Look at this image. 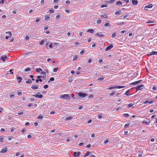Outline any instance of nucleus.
Segmentation results:
<instances>
[{"label": "nucleus", "instance_id": "nucleus-1", "mask_svg": "<svg viewBox=\"0 0 157 157\" xmlns=\"http://www.w3.org/2000/svg\"><path fill=\"white\" fill-rule=\"evenodd\" d=\"M60 98L66 100H69L70 98V97L68 94H65L61 95Z\"/></svg>", "mask_w": 157, "mask_h": 157}, {"label": "nucleus", "instance_id": "nucleus-2", "mask_svg": "<svg viewBox=\"0 0 157 157\" xmlns=\"http://www.w3.org/2000/svg\"><path fill=\"white\" fill-rule=\"evenodd\" d=\"M42 73L43 74V75L38 76H37V78L38 79H40L41 78H42L44 80H45L46 79V75L45 72L43 71Z\"/></svg>", "mask_w": 157, "mask_h": 157}, {"label": "nucleus", "instance_id": "nucleus-3", "mask_svg": "<svg viewBox=\"0 0 157 157\" xmlns=\"http://www.w3.org/2000/svg\"><path fill=\"white\" fill-rule=\"evenodd\" d=\"M78 95L79 97L81 98H84L87 96L86 94L84 93L79 92L78 93Z\"/></svg>", "mask_w": 157, "mask_h": 157}, {"label": "nucleus", "instance_id": "nucleus-4", "mask_svg": "<svg viewBox=\"0 0 157 157\" xmlns=\"http://www.w3.org/2000/svg\"><path fill=\"white\" fill-rule=\"evenodd\" d=\"M40 93H38L36 94L33 95V96L34 97L36 98H41L43 97L42 95L40 94Z\"/></svg>", "mask_w": 157, "mask_h": 157}, {"label": "nucleus", "instance_id": "nucleus-5", "mask_svg": "<svg viewBox=\"0 0 157 157\" xmlns=\"http://www.w3.org/2000/svg\"><path fill=\"white\" fill-rule=\"evenodd\" d=\"M152 6L153 5L152 4H149L148 5H146L145 6L144 9L146 10H148L147 8H151L152 7Z\"/></svg>", "mask_w": 157, "mask_h": 157}, {"label": "nucleus", "instance_id": "nucleus-6", "mask_svg": "<svg viewBox=\"0 0 157 157\" xmlns=\"http://www.w3.org/2000/svg\"><path fill=\"white\" fill-rule=\"evenodd\" d=\"M80 153L81 152L80 151H78V153L76 152H74L73 153V155L74 157H79Z\"/></svg>", "mask_w": 157, "mask_h": 157}, {"label": "nucleus", "instance_id": "nucleus-7", "mask_svg": "<svg viewBox=\"0 0 157 157\" xmlns=\"http://www.w3.org/2000/svg\"><path fill=\"white\" fill-rule=\"evenodd\" d=\"M144 85L143 84H141L139 86H137L135 88L136 89V90L137 91L139 90H141L142 89V87H144Z\"/></svg>", "mask_w": 157, "mask_h": 157}, {"label": "nucleus", "instance_id": "nucleus-8", "mask_svg": "<svg viewBox=\"0 0 157 157\" xmlns=\"http://www.w3.org/2000/svg\"><path fill=\"white\" fill-rule=\"evenodd\" d=\"M6 34H9V35L8 36H6L5 37V38L6 39H8L9 38H10L12 36V33L8 31L6 32Z\"/></svg>", "mask_w": 157, "mask_h": 157}, {"label": "nucleus", "instance_id": "nucleus-9", "mask_svg": "<svg viewBox=\"0 0 157 157\" xmlns=\"http://www.w3.org/2000/svg\"><path fill=\"white\" fill-rule=\"evenodd\" d=\"M150 122V121L149 120H147L146 121H144L142 122V123L143 124H146V125H148Z\"/></svg>", "mask_w": 157, "mask_h": 157}, {"label": "nucleus", "instance_id": "nucleus-10", "mask_svg": "<svg viewBox=\"0 0 157 157\" xmlns=\"http://www.w3.org/2000/svg\"><path fill=\"white\" fill-rule=\"evenodd\" d=\"M113 47V45L112 44H110L106 48L105 51H107L111 49Z\"/></svg>", "mask_w": 157, "mask_h": 157}, {"label": "nucleus", "instance_id": "nucleus-11", "mask_svg": "<svg viewBox=\"0 0 157 157\" xmlns=\"http://www.w3.org/2000/svg\"><path fill=\"white\" fill-rule=\"evenodd\" d=\"M132 4L134 5H136L138 4V1L137 0H132Z\"/></svg>", "mask_w": 157, "mask_h": 157}, {"label": "nucleus", "instance_id": "nucleus-12", "mask_svg": "<svg viewBox=\"0 0 157 157\" xmlns=\"http://www.w3.org/2000/svg\"><path fill=\"white\" fill-rule=\"evenodd\" d=\"M157 55V52L154 51H152L151 52V53L149 54H148L147 56H149L151 55Z\"/></svg>", "mask_w": 157, "mask_h": 157}, {"label": "nucleus", "instance_id": "nucleus-13", "mask_svg": "<svg viewBox=\"0 0 157 157\" xmlns=\"http://www.w3.org/2000/svg\"><path fill=\"white\" fill-rule=\"evenodd\" d=\"M7 151V148H3L2 149V150L0 151V152L1 153H4L6 152Z\"/></svg>", "mask_w": 157, "mask_h": 157}, {"label": "nucleus", "instance_id": "nucleus-14", "mask_svg": "<svg viewBox=\"0 0 157 157\" xmlns=\"http://www.w3.org/2000/svg\"><path fill=\"white\" fill-rule=\"evenodd\" d=\"M153 102H154V101L152 100H151L150 101H145V102H144L143 104H146L148 103L149 104H151Z\"/></svg>", "mask_w": 157, "mask_h": 157}, {"label": "nucleus", "instance_id": "nucleus-15", "mask_svg": "<svg viewBox=\"0 0 157 157\" xmlns=\"http://www.w3.org/2000/svg\"><path fill=\"white\" fill-rule=\"evenodd\" d=\"M105 78V76H101L100 78H98V80L102 81Z\"/></svg>", "mask_w": 157, "mask_h": 157}, {"label": "nucleus", "instance_id": "nucleus-16", "mask_svg": "<svg viewBox=\"0 0 157 157\" xmlns=\"http://www.w3.org/2000/svg\"><path fill=\"white\" fill-rule=\"evenodd\" d=\"M96 35L98 36L103 37L104 35L102 33H100V34L98 33L96 34Z\"/></svg>", "mask_w": 157, "mask_h": 157}, {"label": "nucleus", "instance_id": "nucleus-17", "mask_svg": "<svg viewBox=\"0 0 157 157\" xmlns=\"http://www.w3.org/2000/svg\"><path fill=\"white\" fill-rule=\"evenodd\" d=\"M87 31L92 33H93L94 32V30L93 29H88Z\"/></svg>", "mask_w": 157, "mask_h": 157}, {"label": "nucleus", "instance_id": "nucleus-18", "mask_svg": "<svg viewBox=\"0 0 157 157\" xmlns=\"http://www.w3.org/2000/svg\"><path fill=\"white\" fill-rule=\"evenodd\" d=\"M7 58V57L6 56H2L1 57V59L3 62H4L5 61L6 59Z\"/></svg>", "mask_w": 157, "mask_h": 157}, {"label": "nucleus", "instance_id": "nucleus-19", "mask_svg": "<svg viewBox=\"0 0 157 157\" xmlns=\"http://www.w3.org/2000/svg\"><path fill=\"white\" fill-rule=\"evenodd\" d=\"M44 17L45 20H47L48 19H49L50 18L49 15L48 14L45 15L44 16Z\"/></svg>", "mask_w": 157, "mask_h": 157}, {"label": "nucleus", "instance_id": "nucleus-20", "mask_svg": "<svg viewBox=\"0 0 157 157\" xmlns=\"http://www.w3.org/2000/svg\"><path fill=\"white\" fill-rule=\"evenodd\" d=\"M17 79L19 80H18V83H19L21 82L22 79L21 77H17Z\"/></svg>", "mask_w": 157, "mask_h": 157}, {"label": "nucleus", "instance_id": "nucleus-21", "mask_svg": "<svg viewBox=\"0 0 157 157\" xmlns=\"http://www.w3.org/2000/svg\"><path fill=\"white\" fill-rule=\"evenodd\" d=\"M31 88L33 90L37 89L38 88V87L36 86L33 85L32 86Z\"/></svg>", "mask_w": 157, "mask_h": 157}, {"label": "nucleus", "instance_id": "nucleus-22", "mask_svg": "<svg viewBox=\"0 0 157 157\" xmlns=\"http://www.w3.org/2000/svg\"><path fill=\"white\" fill-rule=\"evenodd\" d=\"M78 58V56L77 55H75L74 56L73 58V61H74L76 60Z\"/></svg>", "mask_w": 157, "mask_h": 157}, {"label": "nucleus", "instance_id": "nucleus-23", "mask_svg": "<svg viewBox=\"0 0 157 157\" xmlns=\"http://www.w3.org/2000/svg\"><path fill=\"white\" fill-rule=\"evenodd\" d=\"M15 93L14 92H12L10 93V98L13 97L14 96Z\"/></svg>", "mask_w": 157, "mask_h": 157}, {"label": "nucleus", "instance_id": "nucleus-24", "mask_svg": "<svg viewBox=\"0 0 157 157\" xmlns=\"http://www.w3.org/2000/svg\"><path fill=\"white\" fill-rule=\"evenodd\" d=\"M36 71L37 72H39L40 71H42V70L40 68H36Z\"/></svg>", "mask_w": 157, "mask_h": 157}, {"label": "nucleus", "instance_id": "nucleus-25", "mask_svg": "<svg viewBox=\"0 0 157 157\" xmlns=\"http://www.w3.org/2000/svg\"><path fill=\"white\" fill-rule=\"evenodd\" d=\"M4 137L3 136H0V142H2L3 141Z\"/></svg>", "mask_w": 157, "mask_h": 157}, {"label": "nucleus", "instance_id": "nucleus-26", "mask_svg": "<svg viewBox=\"0 0 157 157\" xmlns=\"http://www.w3.org/2000/svg\"><path fill=\"white\" fill-rule=\"evenodd\" d=\"M44 40H41V41H40L39 42V44L41 45H42L44 44Z\"/></svg>", "mask_w": 157, "mask_h": 157}, {"label": "nucleus", "instance_id": "nucleus-27", "mask_svg": "<svg viewBox=\"0 0 157 157\" xmlns=\"http://www.w3.org/2000/svg\"><path fill=\"white\" fill-rule=\"evenodd\" d=\"M115 87H116V88H118V89H120V88H123V87H125V86H115Z\"/></svg>", "mask_w": 157, "mask_h": 157}, {"label": "nucleus", "instance_id": "nucleus-28", "mask_svg": "<svg viewBox=\"0 0 157 157\" xmlns=\"http://www.w3.org/2000/svg\"><path fill=\"white\" fill-rule=\"evenodd\" d=\"M90 152H88V151H87L86 152V153L84 154L83 155V156L84 157H85V156H88L89 155H90Z\"/></svg>", "mask_w": 157, "mask_h": 157}, {"label": "nucleus", "instance_id": "nucleus-29", "mask_svg": "<svg viewBox=\"0 0 157 157\" xmlns=\"http://www.w3.org/2000/svg\"><path fill=\"white\" fill-rule=\"evenodd\" d=\"M115 93V91L114 90H113L112 91V93H110L109 94V95L110 96H113L114 94Z\"/></svg>", "mask_w": 157, "mask_h": 157}, {"label": "nucleus", "instance_id": "nucleus-30", "mask_svg": "<svg viewBox=\"0 0 157 157\" xmlns=\"http://www.w3.org/2000/svg\"><path fill=\"white\" fill-rule=\"evenodd\" d=\"M54 79H55L54 77H51L48 81V82H49L50 81H53L54 80Z\"/></svg>", "mask_w": 157, "mask_h": 157}, {"label": "nucleus", "instance_id": "nucleus-31", "mask_svg": "<svg viewBox=\"0 0 157 157\" xmlns=\"http://www.w3.org/2000/svg\"><path fill=\"white\" fill-rule=\"evenodd\" d=\"M30 70V68L28 67L26 68L25 69V72L29 71Z\"/></svg>", "mask_w": 157, "mask_h": 157}, {"label": "nucleus", "instance_id": "nucleus-32", "mask_svg": "<svg viewBox=\"0 0 157 157\" xmlns=\"http://www.w3.org/2000/svg\"><path fill=\"white\" fill-rule=\"evenodd\" d=\"M123 116L124 117H127L129 116V114L128 113H125L123 114Z\"/></svg>", "mask_w": 157, "mask_h": 157}, {"label": "nucleus", "instance_id": "nucleus-33", "mask_svg": "<svg viewBox=\"0 0 157 157\" xmlns=\"http://www.w3.org/2000/svg\"><path fill=\"white\" fill-rule=\"evenodd\" d=\"M26 83H30L32 82L31 80L30 79H29L28 81H27L26 82Z\"/></svg>", "mask_w": 157, "mask_h": 157}, {"label": "nucleus", "instance_id": "nucleus-34", "mask_svg": "<svg viewBox=\"0 0 157 157\" xmlns=\"http://www.w3.org/2000/svg\"><path fill=\"white\" fill-rule=\"evenodd\" d=\"M117 4L118 5H121L122 4V3L121 2L119 1L117 2Z\"/></svg>", "mask_w": 157, "mask_h": 157}, {"label": "nucleus", "instance_id": "nucleus-35", "mask_svg": "<svg viewBox=\"0 0 157 157\" xmlns=\"http://www.w3.org/2000/svg\"><path fill=\"white\" fill-rule=\"evenodd\" d=\"M72 139L71 137H68L66 140L67 142H68L71 140Z\"/></svg>", "mask_w": 157, "mask_h": 157}, {"label": "nucleus", "instance_id": "nucleus-36", "mask_svg": "<svg viewBox=\"0 0 157 157\" xmlns=\"http://www.w3.org/2000/svg\"><path fill=\"white\" fill-rule=\"evenodd\" d=\"M137 81H136V82H132L130 84V85H136V84H137Z\"/></svg>", "mask_w": 157, "mask_h": 157}, {"label": "nucleus", "instance_id": "nucleus-37", "mask_svg": "<svg viewBox=\"0 0 157 157\" xmlns=\"http://www.w3.org/2000/svg\"><path fill=\"white\" fill-rule=\"evenodd\" d=\"M133 105V104L132 103H129L128 105V107L129 108L132 107Z\"/></svg>", "mask_w": 157, "mask_h": 157}, {"label": "nucleus", "instance_id": "nucleus-38", "mask_svg": "<svg viewBox=\"0 0 157 157\" xmlns=\"http://www.w3.org/2000/svg\"><path fill=\"white\" fill-rule=\"evenodd\" d=\"M121 11V10H119L118 11H117L115 12V15H117V14H119V13H120Z\"/></svg>", "mask_w": 157, "mask_h": 157}, {"label": "nucleus", "instance_id": "nucleus-39", "mask_svg": "<svg viewBox=\"0 0 157 157\" xmlns=\"http://www.w3.org/2000/svg\"><path fill=\"white\" fill-rule=\"evenodd\" d=\"M113 88H116L115 86H111L109 87V88H107V89L108 90H111V89H113Z\"/></svg>", "mask_w": 157, "mask_h": 157}, {"label": "nucleus", "instance_id": "nucleus-40", "mask_svg": "<svg viewBox=\"0 0 157 157\" xmlns=\"http://www.w3.org/2000/svg\"><path fill=\"white\" fill-rule=\"evenodd\" d=\"M94 97V95L93 94H91L90 95H89L88 96V97L90 98H93Z\"/></svg>", "mask_w": 157, "mask_h": 157}, {"label": "nucleus", "instance_id": "nucleus-41", "mask_svg": "<svg viewBox=\"0 0 157 157\" xmlns=\"http://www.w3.org/2000/svg\"><path fill=\"white\" fill-rule=\"evenodd\" d=\"M39 123V122L38 121H36L34 123V125L35 126H37L38 125V123Z\"/></svg>", "mask_w": 157, "mask_h": 157}, {"label": "nucleus", "instance_id": "nucleus-42", "mask_svg": "<svg viewBox=\"0 0 157 157\" xmlns=\"http://www.w3.org/2000/svg\"><path fill=\"white\" fill-rule=\"evenodd\" d=\"M116 33L115 32H113V33L112 35V37L113 38H114L116 36Z\"/></svg>", "mask_w": 157, "mask_h": 157}, {"label": "nucleus", "instance_id": "nucleus-43", "mask_svg": "<svg viewBox=\"0 0 157 157\" xmlns=\"http://www.w3.org/2000/svg\"><path fill=\"white\" fill-rule=\"evenodd\" d=\"M101 17H104V18H106L107 17V15L105 14H104V15H101Z\"/></svg>", "mask_w": 157, "mask_h": 157}, {"label": "nucleus", "instance_id": "nucleus-44", "mask_svg": "<svg viewBox=\"0 0 157 157\" xmlns=\"http://www.w3.org/2000/svg\"><path fill=\"white\" fill-rule=\"evenodd\" d=\"M40 20V18H39V17L37 18L36 19L35 22H38Z\"/></svg>", "mask_w": 157, "mask_h": 157}, {"label": "nucleus", "instance_id": "nucleus-45", "mask_svg": "<svg viewBox=\"0 0 157 157\" xmlns=\"http://www.w3.org/2000/svg\"><path fill=\"white\" fill-rule=\"evenodd\" d=\"M13 137H12V136H9L8 138V140H10L13 139Z\"/></svg>", "mask_w": 157, "mask_h": 157}, {"label": "nucleus", "instance_id": "nucleus-46", "mask_svg": "<svg viewBox=\"0 0 157 157\" xmlns=\"http://www.w3.org/2000/svg\"><path fill=\"white\" fill-rule=\"evenodd\" d=\"M115 0H109L108 1V2L109 3H112Z\"/></svg>", "mask_w": 157, "mask_h": 157}, {"label": "nucleus", "instance_id": "nucleus-47", "mask_svg": "<svg viewBox=\"0 0 157 157\" xmlns=\"http://www.w3.org/2000/svg\"><path fill=\"white\" fill-rule=\"evenodd\" d=\"M22 92L20 90H18L17 91V94L18 95H21Z\"/></svg>", "mask_w": 157, "mask_h": 157}, {"label": "nucleus", "instance_id": "nucleus-48", "mask_svg": "<svg viewBox=\"0 0 157 157\" xmlns=\"http://www.w3.org/2000/svg\"><path fill=\"white\" fill-rule=\"evenodd\" d=\"M130 124V123L128 124H125V125H124V128H128V126H129V125Z\"/></svg>", "mask_w": 157, "mask_h": 157}, {"label": "nucleus", "instance_id": "nucleus-49", "mask_svg": "<svg viewBox=\"0 0 157 157\" xmlns=\"http://www.w3.org/2000/svg\"><path fill=\"white\" fill-rule=\"evenodd\" d=\"M82 143H80L79 144V146H82L84 143V142L83 141H82Z\"/></svg>", "mask_w": 157, "mask_h": 157}, {"label": "nucleus", "instance_id": "nucleus-50", "mask_svg": "<svg viewBox=\"0 0 157 157\" xmlns=\"http://www.w3.org/2000/svg\"><path fill=\"white\" fill-rule=\"evenodd\" d=\"M53 47V44L52 43H50L49 45V47L50 48H52Z\"/></svg>", "mask_w": 157, "mask_h": 157}, {"label": "nucleus", "instance_id": "nucleus-51", "mask_svg": "<svg viewBox=\"0 0 157 157\" xmlns=\"http://www.w3.org/2000/svg\"><path fill=\"white\" fill-rule=\"evenodd\" d=\"M30 101L31 102H33L34 101V99L33 98H30Z\"/></svg>", "mask_w": 157, "mask_h": 157}, {"label": "nucleus", "instance_id": "nucleus-52", "mask_svg": "<svg viewBox=\"0 0 157 157\" xmlns=\"http://www.w3.org/2000/svg\"><path fill=\"white\" fill-rule=\"evenodd\" d=\"M92 61V59L91 58H90L88 61L89 63H91Z\"/></svg>", "mask_w": 157, "mask_h": 157}, {"label": "nucleus", "instance_id": "nucleus-53", "mask_svg": "<svg viewBox=\"0 0 157 157\" xmlns=\"http://www.w3.org/2000/svg\"><path fill=\"white\" fill-rule=\"evenodd\" d=\"M54 10L53 9H51V10H49V12L51 13H53L54 12Z\"/></svg>", "mask_w": 157, "mask_h": 157}, {"label": "nucleus", "instance_id": "nucleus-54", "mask_svg": "<svg viewBox=\"0 0 157 157\" xmlns=\"http://www.w3.org/2000/svg\"><path fill=\"white\" fill-rule=\"evenodd\" d=\"M23 113H24L22 111L19 112L18 114L19 115H22V114H23Z\"/></svg>", "mask_w": 157, "mask_h": 157}, {"label": "nucleus", "instance_id": "nucleus-55", "mask_svg": "<svg viewBox=\"0 0 157 157\" xmlns=\"http://www.w3.org/2000/svg\"><path fill=\"white\" fill-rule=\"evenodd\" d=\"M5 1V0H2L0 1V4H4Z\"/></svg>", "mask_w": 157, "mask_h": 157}, {"label": "nucleus", "instance_id": "nucleus-56", "mask_svg": "<svg viewBox=\"0 0 157 157\" xmlns=\"http://www.w3.org/2000/svg\"><path fill=\"white\" fill-rule=\"evenodd\" d=\"M60 17V15H56V19H58Z\"/></svg>", "mask_w": 157, "mask_h": 157}, {"label": "nucleus", "instance_id": "nucleus-57", "mask_svg": "<svg viewBox=\"0 0 157 157\" xmlns=\"http://www.w3.org/2000/svg\"><path fill=\"white\" fill-rule=\"evenodd\" d=\"M109 23H108V22H106V23L104 25L105 26V27H106V26H109Z\"/></svg>", "mask_w": 157, "mask_h": 157}, {"label": "nucleus", "instance_id": "nucleus-58", "mask_svg": "<svg viewBox=\"0 0 157 157\" xmlns=\"http://www.w3.org/2000/svg\"><path fill=\"white\" fill-rule=\"evenodd\" d=\"M48 29V27L47 26H44V30H46Z\"/></svg>", "mask_w": 157, "mask_h": 157}, {"label": "nucleus", "instance_id": "nucleus-59", "mask_svg": "<svg viewBox=\"0 0 157 157\" xmlns=\"http://www.w3.org/2000/svg\"><path fill=\"white\" fill-rule=\"evenodd\" d=\"M57 70H58V68H54L53 69V72H56V71H57Z\"/></svg>", "mask_w": 157, "mask_h": 157}, {"label": "nucleus", "instance_id": "nucleus-60", "mask_svg": "<svg viewBox=\"0 0 157 157\" xmlns=\"http://www.w3.org/2000/svg\"><path fill=\"white\" fill-rule=\"evenodd\" d=\"M101 20L100 19H98L97 21V23H98V24H100L101 23Z\"/></svg>", "mask_w": 157, "mask_h": 157}, {"label": "nucleus", "instance_id": "nucleus-61", "mask_svg": "<svg viewBox=\"0 0 157 157\" xmlns=\"http://www.w3.org/2000/svg\"><path fill=\"white\" fill-rule=\"evenodd\" d=\"M120 109V108L119 107H116L114 109V110L118 111Z\"/></svg>", "mask_w": 157, "mask_h": 157}, {"label": "nucleus", "instance_id": "nucleus-62", "mask_svg": "<svg viewBox=\"0 0 157 157\" xmlns=\"http://www.w3.org/2000/svg\"><path fill=\"white\" fill-rule=\"evenodd\" d=\"M48 86L47 85H45L44 86V89H47L48 88Z\"/></svg>", "mask_w": 157, "mask_h": 157}, {"label": "nucleus", "instance_id": "nucleus-63", "mask_svg": "<svg viewBox=\"0 0 157 157\" xmlns=\"http://www.w3.org/2000/svg\"><path fill=\"white\" fill-rule=\"evenodd\" d=\"M33 106V105L32 103H30L28 105V106L29 107H30L31 106Z\"/></svg>", "mask_w": 157, "mask_h": 157}, {"label": "nucleus", "instance_id": "nucleus-64", "mask_svg": "<svg viewBox=\"0 0 157 157\" xmlns=\"http://www.w3.org/2000/svg\"><path fill=\"white\" fill-rule=\"evenodd\" d=\"M91 40H92V38L91 37H90L88 40V42H89V43L90 42H91Z\"/></svg>", "mask_w": 157, "mask_h": 157}]
</instances>
